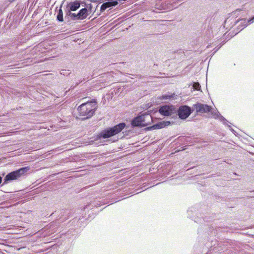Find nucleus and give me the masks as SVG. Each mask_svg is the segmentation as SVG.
Segmentation results:
<instances>
[{
    "label": "nucleus",
    "instance_id": "27",
    "mask_svg": "<svg viewBox=\"0 0 254 254\" xmlns=\"http://www.w3.org/2000/svg\"><path fill=\"white\" fill-rule=\"evenodd\" d=\"M91 205L92 206H95L98 207V206H100V204L99 203H97L96 201H94L91 203Z\"/></svg>",
    "mask_w": 254,
    "mask_h": 254
},
{
    "label": "nucleus",
    "instance_id": "19",
    "mask_svg": "<svg viewBox=\"0 0 254 254\" xmlns=\"http://www.w3.org/2000/svg\"><path fill=\"white\" fill-rule=\"evenodd\" d=\"M62 5H61L60 9L58 10L57 15V20L59 22H63L64 18H63V12L62 9Z\"/></svg>",
    "mask_w": 254,
    "mask_h": 254
},
{
    "label": "nucleus",
    "instance_id": "5",
    "mask_svg": "<svg viewBox=\"0 0 254 254\" xmlns=\"http://www.w3.org/2000/svg\"><path fill=\"white\" fill-rule=\"evenodd\" d=\"M29 167H21L16 170L8 173L3 179V185L7 184L10 182L18 179L24 176L29 170Z\"/></svg>",
    "mask_w": 254,
    "mask_h": 254
},
{
    "label": "nucleus",
    "instance_id": "3",
    "mask_svg": "<svg viewBox=\"0 0 254 254\" xmlns=\"http://www.w3.org/2000/svg\"><path fill=\"white\" fill-rule=\"evenodd\" d=\"M152 122V116L147 113H144L134 117L131 122L132 127H144Z\"/></svg>",
    "mask_w": 254,
    "mask_h": 254
},
{
    "label": "nucleus",
    "instance_id": "12",
    "mask_svg": "<svg viewBox=\"0 0 254 254\" xmlns=\"http://www.w3.org/2000/svg\"><path fill=\"white\" fill-rule=\"evenodd\" d=\"M171 124L170 121H161L145 128L146 130L161 129Z\"/></svg>",
    "mask_w": 254,
    "mask_h": 254
},
{
    "label": "nucleus",
    "instance_id": "15",
    "mask_svg": "<svg viewBox=\"0 0 254 254\" xmlns=\"http://www.w3.org/2000/svg\"><path fill=\"white\" fill-rule=\"evenodd\" d=\"M81 3L80 1L75 0L74 1L68 3L66 6L68 7V8H69L70 10L74 11L77 10L80 7Z\"/></svg>",
    "mask_w": 254,
    "mask_h": 254
},
{
    "label": "nucleus",
    "instance_id": "6",
    "mask_svg": "<svg viewBox=\"0 0 254 254\" xmlns=\"http://www.w3.org/2000/svg\"><path fill=\"white\" fill-rule=\"evenodd\" d=\"M21 11L14 10L7 16L5 24L9 28H15L22 18Z\"/></svg>",
    "mask_w": 254,
    "mask_h": 254
},
{
    "label": "nucleus",
    "instance_id": "32",
    "mask_svg": "<svg viewBox=\"0 0 254 254\" xmlns=\"http://www.w3.org/2000/svg\"><path fill=\"white\" fill-rule=\"evenodd\" d=\"M10 2H13L14 0H8Z\"/></svg>",
    "mask_w": 254,
    "mask_h": 254
},
{
    "label": "nucleus",
    "instance_id": "35",
    "mask_svg": "<svg viewBox=\"0 0 254 254\" xmlns=\"http://www.w3.org/2000/svg\"><path fill=\"white\" fill-rule=\"evenodd\" d=\"M210 47V45H208L206 47L207 48H209Z\"/></svg>",
    "mask_w": 254,
    "mask_h": 254
},
{
    "label": "nucleus",
    "instance_id": "11",
    "mask_svg": "<svg viewBox=\"0 0 254 254\" xmlns=\"http://www.w3.org/2000/svg\"><path fill=\"white\" fill-rule=\"evenodd\" d=\"M240 22V23L238 26V29L240 30V31H241L248 25L253 23L254 22V15L249 18L248 20H246L245 19H242L240 20H236L235 21V24H236Z\"/></svg>",
    "mask_w": 254,
    "mask_h": 254
},
{
    "label": "nucleus",
    "instance_id": "9",
    "mask_svg": "<svg viewBox=\"0 0 254 254\" xmlns=\"http://www.w3.org/2000/svg\"><path fill=\"white\" fill-rule=\"evenodd\" d=\"M159 113L163 116H170L176 113V107L173 105H164L159 108Z\"/></svg>",
    "mask_w": 254,
    "mask_h": 254
},
{
    "label": "nucleus",
    "instance_id": "31",
    "mask_svg": "<svg viewBox=\"0 0 254 254\" xmlns=\"http://www.w3.org/2000/svg\"><path fill=\"white\" fill-rule=\"evenodd\" d=\"M2 181V177L0 176V184L1 183Z\"/></svg>",
    "mask_w": 254,
    "mask_h": 254
},
{
    "label": "nucleus",
    "instance_id": "28",
    "mask_svg": "<svg viewBox=\"0 0 254 254\" xmlns=\"http://www.w3.org/2000/svg\"><path fill=\"white\" fill-rule=\"evenodd\" d=\"M228 127L234 134H236V131L231 127V126H228Z\"/></svg>",
    "mask_w": 254,
    "mask_h": 254
},
{
    "label": "nucleus",
    "instance_id": "24",
    "mask_svg": "<svg viewBox=\"0 0 254 254\" xmlns=\"http://www.w3.org/2000/svg\"><path fill=\"white\" fill-rule=\"evenodd\" d=\"M193 89L195 90L198 91L200 89V85L198 83H194L193 85Z\"/></svg>",
    "mask_w": 254,
    "mask_h": 254
},
{
    "label": "nucleus",
    "instance_id": "16",
    "mask_svg": "<svg viewBox=\"0 0 254 254\" xmlns=\"http://www.w3.org/2000/svg\"><path fill=\"white\" fill-rule=\"evenodd\" d=\"M177 95L175 93H167L162 95L159 97L161 100H170L172 101L176 99Z\"/></svg>",
    "mask_w": 254,
    "mask_h": 254
},
{
    "label": "nucleus",
    "instance_id": "37",
    "mask_svg": "<svg viewBox=\"0 0 254 254\" xmlns=\"http://www.w3.org/2000/svg\"><path fill=\"white\" fill-rule=\"evenodd\" d=\"M227 20H228V19H226V20H225V23L227 22Z\"/></svg>",
    "mask_w": 254,
    "mask_h": 254
},
{
    "label": "nucleus",
    "instance_id": "25",
    "mask_svg": "<svg viewBox=\"0 0 254 254\" xmlns=\"http://www.w3.org/2000/svg\"><path fill=\"white\" fill-rule=\"evenodd\" d=\"M4 57L1 55V52H0V66L4 64Z\"/></svg>",
    "mask_w": 254,
    "mask_h": 254
},
{
    "label": "nucleus",
    "instance_id": "10",
    "mask_svg": "<svg viewBox=\"0 0 254 254\" xmlns=\"http://www.w3.org/2000/svg\"><path fill=\"white\" fill-rule=\"evenodd\" d=\"M197 113H206L211 111V107L207 104L197 103L193 105Z\"/></svg>",
    "mask_w": 254,
    "mask_h": 254
},
{
    "label": "nucleus",
    "instance_id": "14",
    "mask_svg": "<svg viewBox=\"0 0 254 254\" xmlns=\"http://www.w3.org/2000/svg\"><path fill=\"white\" fill-rule=\"evenodd\" d=\"M205 231H206L205 233H207L208 235H214L215 236H216V235L218 234V231L221 229L220 227L214 229L213 227H210L208 224L205 225Z\"/></svg>",
    "mask_w": 254,
    "mask_h": 254
},
{
    "label": "nucleus",
    "instance_id": "30",
    "mask_svg": "<svg viewBox=\"0 0 254 254\" xmlns=\"http://www.w3.org/2000/svg\"><path fill=\"white\" fill-rule=\"evenodd\" d=\"M6 47H7V46H4L3 47H1V49H2V51H5V49H6Z\"/></svg>",
    "mask_w": 254,
    "mask_h": 254
},
{
    "label": "nucleus",
    "instance_id": "1",
    "mask_svg": "<svg viewBox=\"0 0 254 254\" xmlns=\"http://www.w3.org/2000/svg\"><path fill=\"white\" fill-rule=\"evenodd\" d=\"M98 107L96 99H92L81 104L77 108L79 115L83 117L82 120L91 118L95 114Z\"/></svg>",
    "mask_w": 254,
    "mask_h": 254
},
{
    "label": "nucleus",
    "instance_id": "8",
    "mask_svg": "<svg viewBox=\"0 0 254 254\" xmlns=\"http://www.w3.org/2000/svg\"><path fill=\"white\" fill-rule=\"evenodd\" d=\"M193 111V109L188 105H184L180 106L178 108L176 107V114L180 119L185 120L190 115Z\"/></svg>",
    "mask_w": 254,
    "mask_h": 254
},
{
    "label": "nucleus",
    "instance_id": "2",
    "mask_svg": "<svg viewBox=\"0 0 254 254\" xmlns=\"http://www.w3.org/2000/svg\"><path fill=\"white\" fill-rule=\"evenodd\" d=\"M125 123H119L112 127H109L102 130L97 135V139H106L121 132L126 127Z\"/></svg>",
    "mask_w": 254,
    "mask_h": 254
},
{
    "label": "nucleus",
    "instance_id": "18",
    "mask_svg": "<svg viewBox=\"0 0 254 254\" xmlns=\"http://www.w3.org/2000/svg\"><path fill=\"white\" fill-rule=\"evenodd\" d=\"M64 11L65 13V19L67 18L68 17H70L72 20L76 21V14L74 13H72L71 11H72L70 10L69 8H68L67 6H66Z\"/></svg>",
    "mask_w": 254,
    "mask_h": 254
},
{
    "label": "nucleus",
    "instance_id": "13",
    "mask_svg": "<svg viewBox=\"0 0 254 254\" xmlns=\"http://www.w3.org/2000/svg\"><path fill=\"white\" fill-rule=\"evenodd\" d=\"M89 15L87 8H81L78 12L76 14V20H82L85 19Z\"/></svg>",
    "mask_w": 254,
    "mask_h": 254
},
{
    "label": "nucleus",
    "instance_id": "7",
    "mask_svg": "<svg viewBox=\"0 0 254 254\" xmlns=\"http://www.w3.org/2000/svg\"><path fill=\"white\" fill-rule=\"evenodd\" d=\"M187 214L188 217L196 223H202L203 221H209V220H205L206 219V217L203 218L199 217L198 215L199 214V212L197 206L189 208L187 211Z\"/></svg>",
    "mask_w": 254,
    "mask_h": 254
},
{
    "label": "nucleus",
    "instance_id": "20",
    "mask_svg": "<svg viewBox=\"0 0 254 254\" xmlns=\"http://www.w3.org/2000/svg\"><path fill=\"white\" fill-rule=\"evenodd\" d=\"M175 53H176V55L175 56V58H178V57H177V55H178V56H180V58H182V57L185 58V53L184 50H182V49L178 50L177 51V52Z\"/></svg>",
    "mask_w": 254,
    "mask_h": 254
},
{
    "label": "nucleus",
    "instance_id": "23",
    "mask_svg": "<svg viewBox=\"0 0 254 254\" xmlns=\"http://www.w3.org/2000/svg\"><path fill=\"white\" fill-rule=\"evenodd\" d=\"M107 8H108V6L107 5V3H106V2H104L103 3L101 6V7H100V11L101 12H103L104 11H105Z\"/></svg>",
    "mask_w": 254,
    "mask_h": 254
},
{
    "label": "nucleus",
    "instance_id": "38",
    "mask_svg": "<svg viewBox=\"0 0 254 254\" xmlns=\"http://www.w3.org/2000/svg\"><path fill=\"white\" fill-rule=\"evenodd\" d=\"M220 245V244H217V247H218V245Z\"/></svg>",
    "mask_w": 254,
    "mask_h": 254
},
{
    "label": "nucleus",
    "instance_id": "29",
    "mask_svg": "<svg viewBox=\"0 0 254 254\" xmlns=\"http://www.w3.org/2000/svg\"><path fill=\"white\" fill-rule=\"evenodd\" d=\"M61 74H63L64 75H65L66 74H69V73H66V70H62V71H61Z\"/></svg>",
    "mask_w": 254,
    "mask_h": 254
},
{
    "label": "nucleus",
    "instance_id": "17",
    "mask_svg": "<svg viewBox=\"0 0 254 254\" xmlns=\"http://www.w3.org/2000/svg\"><path fill=\"white\" fill-rule=\"evenodd\" d=\"M215 119H218L222 123L228 127L230 126L228 124L229 122L223 116H222L218 112L214 114Z\"/></svg>",
    "mask_w": 254,
    "mask_h": 254
},
{
    "label": "nucleus",
    "instance_id": "21",
    "mask_svg": "<svg viewBox=\"0 0 254 254\" xmlns=\"http://www.w3.org/2000/svg\"><path fill=\"white\" fill-rule=\"evenodd\" d=\"M84 6H86L85 8H87V9L88 10V13H89V14H90L92 12H94L96 10L95 9L94 10H93V5L91 3H89L87 4H85Z\"/></svg>",
    "mask_w": 254,
    "mask_h": 254
},
{
    "label": "nucleus",
    "instance_id": "26",
    "mask_svg": "<svg viewBox=\"0 0 254 254\" xmlns=\"http://www.w3.org/2000/svg\"><path fill=\"white\" fill-rule=\"evenodd\" d=\"M222 45H223V44H221V45H220V46H219L218 47H215V48L213 49L214 52H213L212 53V54H211V56H213L215 54V53L216 52H217L218 51V50H219V49L222 47Z\"/></svg>",
    "mask_w": 254,
    "mask_h": 254
},
{
    "label": "nucleus",
    "instance_id": "36",
    "mask_svg": "<svg viewBox=\"0 0 254 254\" xmlns=\"http://www.w3.org/2000/svg\"><path fill=\"white\" fill-rule=\"evenodd\" d=\"M198 233H200V229H198Z\"/></svg>",
    "mask_w": 254,
    "mask_h": 254
},
{
    "label": "nucleus",
    "instance_id": "34",
    "mask_svg": "<svg viewBox=\"0 0 254 254\" xmlns=\"http://www.w3.org/2000/svg\"><path fill=\"white\" fill-rule=\"evenodd\" d=\"M56 214V213L55 212H54V213H53L52 215H54V216H55Z\"/></svg>",
    "mask_w": 254,
    "mask_h": 254
},
{
    "label": "nucleus",
    "instance_id": "33",
    "mask_svg": "<svg viewBox=\"0 0 254 254\" xmlns=\"http://www.w3.org/2000/svg\"><path fill=\"white\" fill-rule=\"evenodd\" d=\"M90 1L96 2L97 0H90Z\"/></svg>",
    "mask_w": 254,
    "mask_h": 254
},
{
    "label": "nucleus",
    "instance_id": "4",
    "mask_svg": "<svg viewBox=\"0 0 254 254\" xmlns=\"http://www.w3.org/2000/svg\"><path fill=\"white\" fill-rule=\"evenodd\" d=\"M71 211L68 209H63L59 216V218L56 221L50 223L49 228L51 229V233H57L60 230L59 224L63 222L70 217Z\"/></svg>",
    "mask_w": 254,
    "mask_h": 254
},
{
    "label": "nucleus",
    "instance_id": "22",
    "mask_svg": "<svg viewBox=\"0 0 254 254\" xmlns=\"http://www.w3.org/2000/svg\"><path fill=\"white\" fill-rule=\"evenodd\" d=\"M221 250H222V249L219 250L217 247H214L213 249H211L209 250L206 254H212L213 251L216 252Z\"/></svg>",
    "mask_w": 254,
    "mask_h": 254
}]
</instances>
